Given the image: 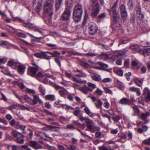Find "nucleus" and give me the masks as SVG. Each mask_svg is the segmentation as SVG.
Returning a JSON list of instances; mask_svg holds the SVG:
<instances>
[{
	"instance_id": "25",
	"label": "nucleus",
	"mask_w": 150,
	"mask_h": 150,
	"mask_svg": "<svg viewBox=\"0 0 150 150\" xmlns=\"http://www.w3.org/2000/svg\"><path fill=\"white\" fill-rule=\"evenodd\" d=\"M114 71L117 74L120 76H122L123 74V71L122 70L120 69H114Z\"/></svg>"
},
{
	"instance_id": "61",
	"label": "nucleus",
	"mask_w": 150,
	"mask_h": 150,
	"mask_svg": "<svg viewBox=\"0 0 150 150\" xmlns=\"http://www.w3.org/2000/svg\"><path fill=\"white\" fill-rule=\"evenodd\" d=\"M150 52V49L149 48H147L145 49L143 51L142 54H145L146 53H148Z\"/></svg>"
},
{
	"instance_id": "7",
	"label": "nucleus",
	"mask_w": 150,
	"mask_h": 150,
	"mask_svg": "<svg viewBox=\"0 0 150 150\" xmlns=\"http://www.w3.org/2000/svg\"><path fill=\"white\" fill-rule=\"evenodd\" d=\"M38 69L32 67H29L28 69V74L32 77L36 76V73Z\"/></svg>"
},
{
	"instance_id": "44",
	"label": "nucleus",
	"mask_w": 150,
	"mask_h": 150,
	"mask_svg": "<svg viewBox=\"0 0 150 150\" xmlns=\"http://www.w3.org/2000/svg\"><path fill=\"white\" fill-rule=\"evenodd\" d=\"M142 143L150 146V137L143 141Z\"/></svg>"
},
{
	"instance_id": "46",
	"label": "nucleus",
	"mask_w": 150,
	"mask_h": 150,
	"mask_svg": "<svg viewBox=\"0 0 150 150\" xmlns=\"http://www.w3.org/2000/svg\"><path fill=\"white\" fill-rule=\"evenodd\" d=\"M72 86L75 89H76L77 90H79L80 91V88L81 87L79 85L76 83H74L72 85Z\"/></svg>"
},
{
	"instance_id": "43",
	"label": "nucleus",
	"mask_w": 150,
	"mask_h": 150,
	"mask_svg": "<svg viewBox=\"0 0 150 150\" xmlns=\"http://www.w3.org/2000/svg\"><path fill=\"white\" fill-rule=\"evenodd\" d=\"M25 125H21L19 126V127H17V129H19L22 130H23V132L24 133H26V132L25 130Z\"/></svg>"
},
{
	"instance_id": "45",
	"label": "nucleus",
	"mask_w": 150,
	"mask_h": 150,
	"mask_svg": "<svg viewBox=\"0 0 150 150\" xmlns=\"http://www.w3.org/2000/svg\"><path fill=\"white\" fill-rule=\"evenodd\" d=\"M103 88L106 93L111 95H112L113 93L112 91L109 88L107 87H104Z\"/></svg>"
},
{
	"instance_id": "33",
	"label": "nucleus",
	"mask_w": 150,
	"mask_h": 150,
	"mask_svg": "<svg viewBox=\"0 0 150 150\" xmlns=\"http://www.w3.org/2000/svg\"><path fill=\"white\" fill-rule=\"evenodd\" d=\"M46 98L48 100H50L51 101H54L55 100V97L54 95H49L46 96Z\"/></svg>"
},
{
	"instance_id": "40",
	"label": "nucleus",
	"mask_w": 150,
	"mask_h": 150,
	"mask_svg": "<svg viewBox=\"0 0 150 150\" xmlns=\"http://www.w3.org/2000/svg\"><path fill=\"white\" fill-rule=\"evenodd\" d=\"M117 82L119 86V88L121 90L123 89L124 86L123 83L120 82L118 80H117Z\"/></svg>"
},
{
	"instance_id": "18",
	"label": "nucleus",
	"mask_w": 150,
	"mask_h": 150,
	"mask_svg": "<svg viewBox=\"0 0 150 150\" xmlns=\"http://www.w3.org/2000/svg\"><path fill=\"white\" fill-rule=\"evenodd\" d=\"M84 110L86 113L91 117H94V114L91 112L88 107H86L84 109Z\"/></svg>"
},
{
	"instance_id": "55",
	"label": "nucleus",
	"mask_w": 150,
	"mask_h": 150,
	"mask_svg": "<svg viewBox=\"0 0 150 150\" xmlns=\"http://www.w3.org/2000/svg\"><path fill=\"white\" fill-rule=\"evenodd\" d=\"M67 146L68 149H70V150H76V147L74 145H69L70 148L67 146Z\"/></svg>"
},
{
	"instance_id": "21",
	"label": "nucleus",
	"mask_w": 150,
	"mask_h": 150,
	"mask_svg": "<svg viewBox=\"0 0 150 150\" xmlns=\"http://www.w3.org/2000/svg\"><path fill=\"white\" fill-rule=\"evenodd\" d=\"M131 107L133 110L134 115H138L139 113V110L138 107L136 105H132Z\"/></svg>"
},
{
	"instance_id": "34",
	"label": "nucleus",
	"mask_w": 150,
	"mask_h": 150,
	"mask_svg": "<svg viewBox=\"0 0 150 150\" xmlns=\"http://www.w3.org/2000/svg\"><path fill=\"white\" fill-rule=\"evenodd\" d=\"M74 10L78 11H82V6L80 4H78L75 6Z\"/></svg>"
},
{
	"instance_id": "12",
	"label": "nucleus",
	"mask_w": 150,
	"mask_h": 150,
	"mask_svg": "<svg viewBox=\"0 0 150 150\" xmlns=\"http://www.w3.org/2000/svg\"><path fill=\"white\" fill-rule=\"evenodd\" d=\"M26 67L23 64H20L18 66L17 71L21 74H23L25 72Z\"/></svg>"
},
{
	"instance_id": "2",
	"label": "nucleus",
	"mask_w": 150,
	"mask_h": 150,
	"mask_svg": "<svg viewBox=\"0 0 150 150\" xmlns=\"http://www.w3.org/2000/svg\"><path fill=\"white\" fill-rule=\"evenodd\" d=\"M54 4L53 0H48L46 1L43 4L44 12L48 14L51 18L53 13L52 8Z\"/></svg>"
},
{
	"instance_id": "63",
	"label": "nucleus",
	"mask_w": 150,
	"mask_h": 150,
	"mask_svg": "<svg viewBox=\"0 0 150 150\" xmlns=\"http://www.w3.org/2000/svg\"><path fill=\"white\" fill-rule=\"evenodd\" d=\"M65 74L66 76L69 78H71L73 75L71 73H70L67 72H66Z\"/></svg>"
},
{
	"instance_id": "36",
	"label": "nucleus",
	"mask_w": 150,
	"mask_h": 150,
	"mask_svg": "<svg viewBox=\"0 0 150 150\" xmlns=\"http://www.w3.org/2000/svg\"><path fill=\"white\" fill-rule=\"evenodd\" d=\"M19 104H17V105H12L11 106H8L6 108V109L8 110H12L13 109H16V107L18 106H19Z\"/></svg>"
},
{
	"instance_id": "15",
	"label": "nucleus",
	"mask_w": 150,
	"mask_h": 150,
	"mask_svg": "<svg viewBox=\"0 0 150 150\" xmlns=\"http://www.w3.org/2000/svg\"><path fill=\"white\" fill-rule=\"evenodd\" d=\"M42 3V0H40L38 1L37 4L35 9V11L38 12V14L39 15H40V11L41 9Z\"/></svg>"
},
{
	"instance_id": "19",
	"label": "nucleus",
	"mask_w": 150,
	"mask_h": 150,
	"mask_svg": "<svg viewBox=\"0 0 150 150\" xmlns=\"http://www.w3.org/2000/svg\"><path fill=\"white\" fill-rule=\"evenodd\" d=\"M92 79L95 81H99L101 80V77L100 75L97 74H94L92 76Z\"/></svg>"
},
{
	"instance_id": "9",
	"label": "nucleus",
	"mask_w": 150,
	"mask_h": 150,
	"mask_svg": "<svg viewBox=\"0 0 150 150\" xmlns=\"http://www.w3.org/2000/svg\"><path fill=\"white\" fill-rule=\"evenodd\" d=\"M80 91L85 94H87L88 91L90 92H92V89L88 87L86 85L81 87Z\"/></svg>"
},
{
	"instance_id": "6",
	"label": "nucleus",
	"mask_w": 150,
	"mask_h": 150,
	"mask_svg": "<svg viewBox=\"0 0 150 150\" xmlns=\"http://www.w3.org/2000/svg\"><path fill=\"white\" fill-rule=\"evenodd\" d=\"M71 15V12L70 9L67 8L62 15V19L64 21L69 20Z\"/></svg>"
},
{
	"instance_id": "8",
	"label": "nucleus",
	"mask_w": 150,
	"mask_h": 150,
	"mask_svg": "<svg viewBox=\"0 0 150 150\" xmlns=\"http://www.w3.org/2000/svg\"><path fill=\"white\" fill-rule=\"evenodd\" d=\"M86 126L87 128L91 131H93L94 127V123L93 120L89 119L88 121H86Z\"/></svg>"
},
{
	"instance_id": "62",
	"label": "nucleus",
	"mask_w": 150,
	"mask_h": 150,
	"mask_svg": "<svg viewBox=\"0 0 150 150\" xmlns=\"http://www.w3.org/2000/svg\"><path fill=\"white\" fill-rule=\"evenodd\" d=\"M127 4L129 7L130 8H132L133 6V3L131 0H129L127 3Z\"/></svg>"
},
{
	"instance_id": "50",
	"label": "nucleus",
	"mask_w": 150,
	"mask_h": 150,
	"mask_svg": "<svg viewBox=\"0 0 150 150\" xmlns=\"http://www.w3.org/2000/svg\"><path fill=\"white\" fill-rule=\"evenodd\" d=\"M118 135L119 137L123 139H125L127 137L126 135L124 133H119Z\"/></svg>"
},
{
	"instance_id": "57",
	"label": "nucleus",
	"mask_w": 150,
	"mask_h": 150,
	"mask_svg": "<svg viewBox=\"0 0 150 150\" xmlns=\"http://www.w3.org/2000/svg\"><path fill=\"white\" fill-rule=\"evenodd\" d=\"M112 118L114 121L115 122H117L120 119V117L118 115H116L115 117H113Z\"/></svg>"
},
{
	"instance_id": "47",
	"label": "nucleus",
	"mask_w": 150,
	"mask_h": 150,
	"mask_svg": "<svg viewBox=\"0 0 150 150\" xmlns=\"http://www.w3.org/2000/svg\"><path fill=\"white\" fill-rule=\"evenodd\" d=\"M121 16L122 18L124 19H125L127 17V12H121Z\"/></svg>"
},
{
	"instance_id": "42",
	"label": "nucleus",
	"mask_w": 150,
	"mask_h": 150,
	"mask_svg": "<svg viewBox=\"0 0 150 150\" xmlns=\"http://www.w3.org/2000/svg\"><path fill=\"white\" fill-rule=\"evenodd\" d=\"M95 93L99 96H101L103 94V92L101 89L97 88L95 91Z\"/></svg>"
},
{
	"instance_id": "51",
	"label": "nucleus",
	"mask_w": 150,
	"mask_h": 150,
	"mask_svg": "<svg viewBox=\"0 0 150 150\" xmlns=\"http://www.w3.org/2000/svg\"><path fill=\"white\" fill-rule=\"evenodd\" d=\"M47 45L49 47H52L53 49H56L57 48V45L51 43L47 44Z\"/></svg>"
},
{
	"instance_id": "38",
	"label": "nucleus",
	"mask_w": 150,
	"mask_h": 150,
	"mask_svg": "<svg viewBox=\"0 0 150 150\" xmlns=\"http://www.w3.org/2000/svg\"><path fill=\"white\" fill-rule=\"evenodd\" d=\"M81 65L82 67L86 68L88 67L89 66L87 63L83 61L81 62Z\"/></svg>"
},
{
	"instance_id": "23",
	"label": "nucleus",
	"mask_w": 150,
	"mask_h": 150,
	"mask_svg": "<svg viewBox=\"0 0 150 150\" xmlns=\"http://www.w3.org/2000/svg\"><path fill=\"white\" fill-rule=\"evenodd\" d=\"M130 49L134 51L137 52L140 50V47L137 45H132L130 47Z\"/></svg>"
},
{
	"instance_id": "35",
	"label": "nucleus",
	"mask_w": 150,
	"mask_h": 150,
	"mask_svg": "<svg viewBox=\"0 0 150 150\" xmlns=\"http://www.w3.org/2000/svg\"><path fill=\"white\" fill-rule=\"evenodd\" d=\"M129 40L127 38H123L120 40V42L122 44H126L128 43Z\"/></svg>"
},
{
	"instance_id": "4",
	"label": "nucleus",
	"mask_w": 150,
	"mask_h": 150,
	"mask_svg": "<svg viewBox=\"0 0 150 150\" xmlns=\"http://www.w3.org/2000/svg\"><path fill=\"white\" fill-rule=\"evenodd\" d=\"M98 29V27L95 24L92 23L89 25L88 30L90 34L95 35L97 33Z\"/></svg>"
},
{
	"instance_id": "20",
	"label": "nucleus",
	"mask_w": 150,
	"mask_h": 150,
	"mask_svg": "<svg viewBox=\"0 0 150 150\" xmlns=\"http://www.w3.org/2000/svg\"><path fill=\"white\" fill-rule=\"evenodd\" d=\"M11 134L13 137L16 138L18 137L23 136L21 134L15 130H13L11 132Z\"/></svg>"
},
{
	"instance_id": "26",
	"label": "nucleus",
	"mask_w": 150,
	"mask_h": 150,
	"mask_svg": "<svg viewBox=\"0 0 150 150\" xmlns=\"http://www.w3.org/2000/svg\"><path fill=\"white\" fill-rule=\"evenodd\" d=\"M137 14L138 18L140 20H142L143 18L144 15L142 13L141 10L140 8H139L137 11Z\"/></svg>"
},
{
	"instance_id": "11",
	"label": "nucleus",
	"mask_w": 150,
	"mask_h": 150,
	"mask_svg": "<svg viewBox=\"0 0 150 150\" xmlns=\"http://www.w3.org/2000/svg\"><path fill=\"white\" fill-rule=\"evenodd\" d=\"M28 146L33 148L35 149L40 148L38 145V143L34 141H31L28 142L27 143Z\"/></svg>"
},
{
	"instance_id": "16",
	"label": "nucleus",
	"mask_w": 150,
	"mask_h": 150,
	"mask_svg": "<svg viewBox=\"0 0 150 150\" xmlns=\"http://www.w3.org/2000/svg\"><path fill=\"white\" fill-rule=\"evenodd\" d=\"M34 100H33L32 104L34 105L36 104L38 102L42 103V101L39 98L38 95H35L33 96Z\"/></svg>"
},
{
	"instance_id": "30",
	"label": "nucleus",
	"mask_w": 150,
	"mask_h": 150,
	"mask_svg": "<svg viewBox=\"0 0 150 150\" xmlns=\"http://www.w3.org/2000/svg\"><path fill=\"white\" fill-rule=\"evenodd\" d=\"M23 100H25L27 102L31 103L32 104L33 102V100L31 98L27 95L24 96L23 97Z\"/></svg>"
},
{
	"instance_id": "53",
	"label": "nucleus",
	"mask_w": 150,
	"mask_h": 150,
	"mask_svg": "<svg viewBox=\"0 0 150 150\" xmlns=\"http://www.w3.org/2000/svg\"><path fill=\"white\" fill-rule=\"evenodd\" d=\"M79 119L81 121L85 120L86 122V121H88V120L89 118H88L86 117H84L82 116H81L79 117Z\"/></svg>"
},
{
	"instance_id": "48",
	"label": "nucleus",
	"mask_w": 150,
	"mask_h": 150,
	"mask_svg": "<svg viewBox=\"0 0 150 150\" xmlns=\"http://www.w3.org/2000/svg\"><path fill=\"white\" fill-rule=\"evenodd\" d=\"M120 10L121 12H127L126 11L125 6L124 5H122L120 7Z\"/></svg>"
},
{
	"instance_id": "17",
	"label": "nucleus",
	"mask_w": 150,
	"mask_h": 150,
	"mask_svg": "<svg viewBox=\"0 0 150 150\" xmlns=\"http://www.w3.org/2000/svg\"><path fill=\"white\" fill-rule=\"evenodd\" d=\"M45 125L47 126V128H48V129L50 130L57 132L58 133L60 132L59 130L58 129L57 127L51 126L50 125Z\"/></svg>"
},
{
	"instance_id": "1",
	"label": "nucleus",
	"mask_w": 150,
	"mask_h": 150,
	"mask_svg": "<svg viewBox=\"0 0 150 150\" xmlns=\"http://www.w3.org/2000/svg\"><path fill=\"white\" fill-rule=\"evenodd\" d=\"M118 3V1L117 0L114 3L112 6L111 9L109 10L110 15L113 17V25L115 26L119 27L121 24L120 18L119 15L116 10V8Z\"/></svg>"
},
{
	"instance_id": "41",
	"label": "nucleus",
	"mask_w": 150,
	"mask_h": 150,
	"mask_svg": "<svg viewBox=\"0 0 150 150\" xmlns=\"http://www.w3.org/2000/svg\"><path fill=\"white\" fill-rule=\"evenodd\" d=\"M53 57H59L61 55V53L57 51H53Z\"/></svg>"
},
{
	"instance_id": "22",
	"label": "nucleus",
	"mask_w": 150,
	"mask_h": 150,
	"mask_svg": "<svg viewBox=\"0 0 150 150\" xmlns=\"http://www.w3.org/2000/svg\"><path fill=\"white\" fill-rule=\"evenodd\" d=\"M150 115V113L147 112L146 113H142L141 115V118L143 120H145L147 117Z\"/></svg>"
},
{
	"instance_id": "31",
	"label": "nucleus",
	"mask_w": 150,
	"mask_h": 150,
	"mask_svg": "<svg viewBox=\"0 0 150 150\" xmlns=\"http://www.w3.org/2000/svg\"><path fill=\"white\" fill-rule=\"evenodd\" d=\"M87 85L88 86V87L92 89V91L93 89L96 88V85L93 84L90 82H88L87 83Z\"/></svg>"
},
{
	"instance_id": "10",
	"label": "nucleus",
	"mask_w": 150,
	"mask_h": 150,
	"mask_svg": "<svg viewBox=\"0 0 150 150\" xmlns=\"http://www.w3.org/2000/svg\"><path fill=\"white\" fill-rule=\"evenodd\" d=\"M119 103L122 105H129L130 101L129 99L123 97L119 101Z\"/></svg>"
},
{
	"instance_id": "37",
	"label": "nucleus",
	"mask_w": 150,
	"mask_h": 150,
	"mask_svg": "<svg viewBox=\"0 0 150 150\" xmlns=\"http://www.w3.org/2000/svg\"><path fill=\"white\" fill-rule=\"evenodd\" d=\"M62 108L63 109L67 110H68L69 109H73V110L74 109V108L71 106L67 105H63L62 106Z\"/></svg>"
},
{
	"instance_id": "39",
	"label": "nucleus",
	"mask_w": 150,
	"mask_h": 150,
	"mask_svg": "<svg viewBox=\"0 0 150 150\" xmlns=\"http://www.w3.org/2000/svg\"><path fill=\"white\" fill-rule=\"evenodd\" d=\"M39 88L40 92H41L42 95H45V90L44 88L42 86H39Z\"/></svg>"
},
{
	"instance_id": "56",
	"label": "nucleus",
	"mask_w": 150,
	"mask_h": 150,
	"mask_svg": "<svg viewBox=\"0 0 150 150\" xmlns=\"http://www.w3.org/2000/svg\"><path fill=\"white\" fill-rule=\"evenodd\" d=\"M102 116L104 117L107 118L108 119L109 121L110 122H111L110 117L107 114H102Z\"/></svg>"
},
{
	"instance_id": "24",
	"label": "nucleus",
	"mask_w": 150,
	"mask_h": 150,
	"mask_svg": "<svg viewBox=\"0 0 150 150\" xmlns=\"http://www.w3.org/2000/svg\"><path fill=\"white\" fill-rule=\"evenodd\" d=\"M134 81L136 84L138 86L140 87L142 85L143 81L139 80L137 78L134 79Z\"/></svg>"
},
{
	"instance_id": "27",
	"label": "nucleus",
	"mask_w": 150,
	"mask_h": 150,
	"mask_svg": "<svg viewBox=\"0 0 150 150\" xmlns=\"http://www.w3.org/2000/svg\"><path fill=\"white\" fill-rule=\"evenodd\" d=\"M23 136H20L16 138V139H15V141L17 143L22 144H23L24 142V139L22 137Z\"/></svg>"
},
{
	"instance_id": "32",
	"label": "nucleus",
	"mask_w": 150,
	"mask_h": 150,
	"mask_svg": "<svg viewBox=\"0 0 150 150\" xmlns=\"http://www.w3.org/2000/svg\"><path fill=\"white\" fill-rule=\"evenodd\" d=\"M62 1V0H56L55 7L57 10H58L59 8Z\"/></svg>"
},
{
	"instance_id": "3",
	"label": "nucleus",
	"mask_w": 150,
	"mask_h": 150,
	"mask_svg": "<svg viewBox=\"0 0 150 150\" xmlns=\"http://www.w3.org/2000/svg\"><path fill=\"white\" fill-rule=\"evenodd\" d=\"M98 0H90L89 5L92 8L91 15L93 16H96L99 13L100 5Z\"/></svg>"
},
{
	"instance_id": "59",
	"label": "nucleus",
	"mask_w": 150,
	"mask_h": 150,
	"mask_svg": "<svg viewBox=\"0 0 150 150\" xmlns=\"http://www.w3.org/2000/svg\"><path fill=\"white\" fill-rule=\"evenodd\" d=\"M47 148L49 150H56V149L55 147L50 146L49 145H47Z\"/></svg>"
},
{
	"instance_id": "60",
	"label": "nucleus",
	"mask_w": 150,
	"mask_h": 150,
	"mask_svg": "<svg viewBox=\"0 0 150 150\" xmlns=\"http://www.w3.org/2000/svg\"><path fill=\"white\" fill-rule=\"evenodd\" d=\"M105 13H101L98 16V19H100L103 18L105 16Z\"/></svg>"
},
{
	"instance_id": "49",
	"label": "nucleus",
	"mask_w": 150,
	"mask_h": 150,
	"mask_svg": "<svg viewBox=\"0 0 150 150\" xmlns=\"http://www.w3.org/2000/svg\"><path fill=\"white\" fill-rule=\"evenodd\" d=\"M145 101L147 103L150 102V92L148 93L146 97Z\"/></svg>"
},
{
	"instance_id": "29",
	"label": "nucleus",
	"mask_w": 150,
	"mask_h": 150,
	"mask_svg": "<svg viewBox=\"0 0 150 150\" xmlns=\"http://www.w3.org/2000/svg\"><path fill=\"white\" fill-rule=\"evenodd\" d=\"M98 104L96 103H95V105L96 107L97 108H101L103 104V103L101 101L100 99H98L97 101Z\"/></svg>"
},
{
	"instance_id": "13",
	"label": "nucleus",
	"mask_w": 150,
	"mask_h": 150,
	"mask_svg": "<svg viewBox=\"0 0 150 150\" xmlns=\"http://www.w3.org/2000/svg\"><path fill=\"white\" fill-rule=\"evenodd\" d=\"M129 89L131 91L136 92L137 95L138 96L141 95V93L140 89L138 88L132 87L129 88Z\"/></svg>"
},
{
	"instance_id": "58",
	"label": "nucleus",
	"mask_w": 150,
	"mask_h": 150,
	"mask_svg": "<svg viewBox=\"0 0 150 150\" xmlns=\"http://www.w3.org/2000/svg\"><path fill=\"white\" fill-rule=\"evenodd\" d=\"M8 44V42L6 41H2L0 42V45H6Z\"/></svg>"
},
{
	"instance_id": "64",
	"label": "nucleus",
	"mask_w": 150,
	"mask_h": 150,
	"mask_svg": "<svg viewBox=\"0 0 150 150\" xmlns=\"http://www.w3.org/2000/svg\"><path fill=\"white\" fill-rule=\"evenodd\" d=\"M21 147L23 149H25V150H32L31 149L28 147V146L27 145H22Z\"/></svg>"
},
{
	"instance_id": "52",
	"label": "nucleus",
	"mask_w": 150,
	"mask_h": 150,
	"mask_svg": "<svg viewBox=\"0 0 150 150\" xmlns=\"http://www.w3.org/2000/svg\"><path fill=\"white\" fill-rule=\"evenodd\" d=\"M73 80L75 82H78V83H81L83 82V81H81L80 79H78L76 77H73Z\"/></svg>"
},
{
	"instance_id": "28",
	"label": "nucleus",
	"mask_w": 150,
	"mask_h": 150,
	"mask_svg": "<svg viewBox=\"0 0 150 150\" xmlns=\"http://www.w3.org/2000/svg\"><path fill=\"white\" fill-rule=\"evenodd\" d=\"M47 52H41V59H44L47 60L49 59L50 57L48 56L46 54Z\"/></svg>"
},
{
	"instance_id": "54",
	"label": "nucleus",
	"mask_w": 150,
	"mask_h": 150,
	"mask_svg": "<svg viewBox=\"0 0 150 150\" xmlns=\"http://www.w3.org/2000/svg\"><path fill=\"white\" fill-rule=\"evenodd\" d=\"M44 112L48 115L53 116L54 117H56V115H53L51 112L47 110H45L44 111Z\"/></svg>"
},
{
	"instance_id": "14",
	"label": "nucleus",
	"mask_w": 150,
	"mask_h": 150,
	"mask_svg": "<svg viewBox=\"0 0 150 150\" xmlns=\"http://www.w3.org/2000/svg\"><path fill=\"white\" fill-rule=\"evenodd\" d=\"M59 93L61 96L65 97L68 92L66 89L62 87L59 90Z\"/></svg>"
},
{
	"instance_id": "5",
	"label": "nucleus",
	"mask_w": 150,
	"mask_h": 150,
	"mask_svg": "<svg viewBox=\"0 0 150 150\" xmlns=\"http://www.w3.org/2000/svg\"><path fill=\"white\" fill-rule=\"evenodd\" d=\"M82 12V11H74L73 18L75 21L78 22L81 20Z\"/></svg>"
}]
</instances>
